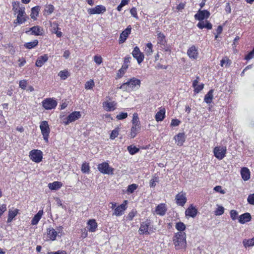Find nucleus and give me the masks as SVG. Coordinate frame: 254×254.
<instances>
[{
  "instance_id": "nucleus-1",
  "label": "nucleus",
  "mask_w": 254,
  "mask_h": 254,
  "mask_svg": "<svg viewBox=\"0 0 254 254\" xmlns=\"http://www.w3.org/2000/svg\"><path fill=\"white\" fill-rule=\"evenodd\" d=\"M173 244L176 250L185 249L187 246L186 234L184 232L175 233L173 238Z\"/></svg>"
},
{
  "instance_id": "nucleus-2",
  "label": "nucleus",
  "mask_w": 254,
  "mask_h": 254,
  "mask_svg": "<svg viewBox=\"0 0 254 254\" xmlns=\"http://www.w3.org/2000/svg\"><path fill=\"white\" fill-rule=\"evenodd\" d=\"M40 128L43 137V139L46 143L49 142L48 138L50 132V129L48 122L46 121L40 123Z\"/></svg>"
},
{
  "instance_id": "nucleus-3",
  "label": "nucleus",
  "mask_w": 254,
  "mask_h": 254,
  "mask_svg": "<svg viewBox=\"0 0 254 254\" xmlns=\"http://www.w3.org/2000/svg\"><path fill=\"white\" fill-rule=\"evenodd\" d=\"M17 15L16 19L14 21V24L16 25L21 24L24 23L27 20L26 14L25 12V8L24 7H20L17 11Z\"/></svg>"
},
{
  "instance_id": "nucleus-4",
  "label": "nucleus",
  "mask_w": 254,
  "mask_h": 254,
  "mask_svg": "<svg viewBox=\"0 0 254 254\" xmlns=\"http://www.w3.org/2000/svg\"><path fill=\"white\" fill-rule=\"evenodd\" d=\"M226 151V147L224 146H216L213 149L214 155L218 160H222L225 157Z\"/></svg>"
},
{
  "instance_id": "nucleus-5",
  "label": "nucleus",
  "mask_w": 254,
  "mask_h": 254,
  "mask_svg": "<svg viewBox=\"0 0 254 254\" xmlns=\"http://www.w3.org/2000/svg\"><path fill=\"white\" fill-rule=\"evenodd\" d=\"M99 171L104 174L112 175L114 174V169L111 167L106 162L99 164L98 166Z\"/></svg>"
},
{
  "instance_id": "nucleus-6",
  "label": "nucleus",
  "mask_w": 254,
  "mask_h": 254,
  "mask_svg": "<svg viewBox=\"0 0 254 254\" xmlns=\"http://www.w3.org/2000/svg\"><path fill=\"white\" fill-rule=\"evenodd\" d=\"M42 106L46 110H52L57 105V101L52 98H46L42 101Z\"/></svg>"
},
{
  "instance_id": "nucleus-7",
  "label": "nucleus",
  "mask_w": 254,
  "mask_h": 254,
  "mask_svg": "<svg viewBox=\"0 0 254 254\" xmlns=\"http://www.w3.org/2000/svg\"><path fill=\"white\" fill-rule=\"evenodd\" d=\"M30 159L36 163H39L42 160V152L39 150H33L30 152Z\"/></svg>"
},
{
  "instance_id": "nucleus-8",
  "label": "nucleus",
  "mask_w": 254,
  "mask_h": 254,
  "mask_svg": "<svg viewBox=\"0 0 254 254\" xmlns=\"http://www.w3.org/2000/svg\"><path fill=\"white\" fill-rule=\"evenodd\" d=\"M81 114L80 112L75 111L70 114L66 118V121H64V124L65 125H68L70 123L74 122L81 117Z\"/></svg>"
},
{
  "instance_id": "nucleus-9",
  "label": "nucleus",
  "mask_w": 254,
  "mask_h": 254,
  "mask_svg": "<svg viewBox=\"0 0 254 254\" xmlns=\"http://www.w3.org/2000/svg\"><path fill=\"white\" fill-rule=\"evenodd\" d=\"M210 16V13L207 10H201L199 9L197 13L194 15L195 19L202 21L205 18H207Z\"/></svg>"
},
{
  "instance_id": "nucleus-10",
  "label": "nucleus",
  "mask_w": 254,
  "mask_h": 254,
  "mask_svg": "<svg viewBox=\"0 0 254 254\" xmlns=\"http://www.w3.org/2000/svg\"><path fill=\"white\" fill-rule=\"evenodd\" d=\"M175 200L178 205L183 206L187 201L186 193L183 192L179 193L176 195Z\"/></svg>"
},
{
  "instance_id": "nucleus-11",
  "label": "nucleus",
  "mask_w": 254,
  "mask_h": 254,
  "mask_svg": "<svg viewBox=\"0 0 254 254\" xmlns=\"http://www.w3.org/2000/svg\"><path fill=\"white\" fill-rule=\"evenodd\" d=\"M106 7L102 5H99L92 8H89L87 10L88 13L90 15L103 13L106 11Z\"/></svg>"
},
{
  "instance_id": "nucleus-12",
  "label": "nucleus",
  "mask_w": 254,
  "mask_h": 254,
  "mask_svg": "<svg viewBox=\"0 0 254 254\" xmlns=\"http://www.w3.org/2000/svg\"><path fill=\"white\" fill-rule=\"evenodd\" d=\"M132 55L133 57L136 59L138 64H140L144 59V55L141 53L138 47H135L132 52Z\"/></svg>"
},
{
  "instance_id": "nucleus-13",
  "label": "nucleus",
  "mask_w": 254,
  "mask_h": 254,
  "mask_svg": "<svg viewBox=\"0 0 254 254\" xmlns=\"http://www.w3.org/2000/svg\"><path fill=\"white\" fill-rule=\"evenodd\" d=\"M131 30V26L128 25L127 28L122 32V33L120 34L119 43H123L126 41L129 34L130 33Z\"/></svg>"
},
{
  "instance_id": "nucleus-14",
  "label": "nucleus",
  "mask_w": 254,
  "mask_h": 254,
  "mask_svg": "<svg viewBox=\"0 0 254 254\" xmlns=\"http://www.w3.org/2000/svg\"><path fill=\"white\" fill-rule=\"evenodd\" d=\"M188 56L191 59H196L198 57L197 49L195 46H192L187 51Z\"/></svg>"
},
{
  "instance_id": "nucleus-15",
  "label": "nucleus",
  "mask_w": 254,
  "mask_h": 254,
  "mask_svg": "<svg viewBox=\"0 0 254 254\" xmlns=\"http://www.w3.org/2000/svg\"><path fill=\"white\" fill-rule=\"evenodd\" d=\"M150 226V223L148 221L143 222L140 224V227L139 229V233L140 234H149L148 232L149 226Z\"/></svg>"
},
{
  "instance_id": "nucleus-16",
  "label": "nucleus",
  "mask_w": 254,
  "mask_h": 254,
  "mask_svg": "<svg viewBox=\"0 0 254 254\" xmlns=\"http://www.w3.org/2000/svg\"><path fill=\"white\" fill-rule=\"evenodd\" d=\"M197 212V210L191 204L186 209L185 214L186 216L194 218L196 216Z\"/></svg>"
},
{
  "instance_id": "nucleus-17",
  "label": "nucleus",
  "mask_w": 254,
  "mask_h": 254,
  "mask_svg": "<svg viewBox=\"0 0 254 254\" xmlns=\"http://www.w3.org/2000/svg\"><path fill=\"white\" fill-rule=\"evenodd\" d=\"M31 31V35H42L43 34V29L39 26H34L29 29V31H26V33Z\"/></svg>"
},
{
  "instance_id": "nucleus-18",
  "label": "nucleus",
  "mask_w": 254,
  "mask_h": 254,
  "mask_svg": "<svg viewBox=\"0 0 254 254\" xmlns=\"http://www.w3.org/2000/svg\"><path fill=\"white\" fill-rule=\"evenodd\" d=\"M252 217L249 213H245L239 217V222L241 224H244L251 221Z\"/></svg>"
},
{
  "instance_id": "nucleus-19",
  "label": "nucleus",
  "mask_w": 254,
  "mask_h": 254,
  "mask_svg": "<svg viewBox=\"0 0 254 254\" xmlns=\"http://www.w3.org/2000/svg\"><path fill=\"white\" fill-rule=\"evenodd\" d=\"M167 211V208L164 203H161L159 204L155 209V212L157 214L160 216H163L165 214Z\"/></svg>"
},
{
  "instance_id": "nucleus-20",
  "label": "nucleus",
  "mask_w": 254,
  "mask_h": 254,
  "mask_svg": "<svg viewBox=\"0 0 254 254\" xmlns=\"http://www.w3.org/2000/svg\"><path fill=\"white\" fill-rule=\"evenodd\" d=\"M174 138L177 145L179 146H182L186 139L184 133H179L177 135H175Z\"/></svg>"
},
{
  "instance_id": "nucleus-21",
  "label": "nucleus",
  "mask_w": 254,
  "mask_h": 254,
  "mask_svg": "<svg viewBox=\"0 0 254 254\" xmlns=\"http://www.w3.org/2000/svg\"><path fill=\"white\" fill-rule=\"evenodd\" d=\"M48 60L47 55L41 56L38 58L36 62V65L38 67H41Z\"/></svg>"
},
{
  "instance_id": "nucleus-22",
  "label": "nucleus",
  "mask_w": 254,
  "mask_h": 254,
  "mask_svg": "<svg viewBox=\"0 0 254 254\" xmlns=\"http://www.w3.org/2000/svg\"><path fill=\"white\" fill-rule=\"evenodd\" d=\"M88 230L89 232H95L97 228V223L95 219H90L88 222Z\"/></svg>"
},
{
  "instance_id": "nucleus-23",
  "label": "nucleus",
  "mask_w": 254,
  "mask_h": 254,
  "mask_svg": "<svg viewBox=\"0 0 254 254\" xmlns=\"http://www.w3.org/2000/svg\"><path fill=\"white\" fill-rule=\"evenodd\" d=\"M103 105L107 111H111L115 109L116 103L115 102H104L103 103Z\"/></svg>"
},
{
  "instance_id": "nucleus-24",
  "label": "nucleus",
  "mask_w": 254,
  "mask_h": 254,
  "mask_svg": "<svg viewBox=\"0 0 254 254\" xmlns=\"http://www.w3.org/2000/svg\"><path fill=\"white\" fill-rule=\"evenodd\" d=\"M127 82L129 84L130 88L132 89H134L136 86L139 87L140 85V80L134 77L130 79L127 81Z\"/></svg>"
},
{
  "instance_id": "nucleus-25",
  "label": "nucleus",
  "mask_w": 254,
  "mask_h": 254,
  "mask_svg": "<svg viewBox=\"0 0 254 254\" xmlns=\"http://www.w3.org/2000/svg\"><path fill=\"white\" fill-rule=\"evenodd\" d=\"M126 205L124 204H122L119 206H118L115 209L114 214L115 215L119 216L123 214L124 211L126 209Z\"/></svg>"
},
{
  "instance_id": "nucleus-26",
  "label": "nucleus",
  "mask_w": 254,
  "mask_h": 254,
  "mask_svg": "<svg viewBox=\"0 0 254 254\" xmlns=\"http://www.w3.org/2000/svg\"><path fill=\"white\" fill-rule=\"evenodd\" d=\"M157 43L161 46H166V41L165 35L160 32H157Z\"/></svg>"
},
{
  "instance_id": "nucleus-27",
  "label": "nucleus",
  "mask_w": 254,
  "mask_h": 254,
  "mask_svg": "<svg viewBox=\"0 0 254 254\" xmlns=\"http://www.w3.org/2000/svg\"><path fill=\"white\" fill-rule=\"evenodd\" d=\"M197 26L200 29L204 28H206L207 29H211L212 28V25L208 21H206L205 23L203 21H200L197 23Z\"/></svg>"
},
{
  "instance_id": "nucleus-28",
  "label": "nucleus",
  "mask_w": 254,
  "mask_h": 254,
  "mask_svg": "<svg viewBox=\"0 0 254 254\" xmlns=\"http://www.w3.org/2000/svg\"><path fill=\"white\" fill-rule=\"evenodd\" d=\"M43 213V210H40L38 211V212L34 216L33 219L31 220V224L32 225H35L37 224L39 220L42 217V216Z\"/></svg>"
},
{
  "instance_id": "nucleus-29",
  "label": "nucleus",
  "mask_w": 254,
  "mask_h": 254,
  "mask_svg": "<svg viewBox=\"0 0 254 254\" xmlns=\"http://www.w3.org/2000/svg\"><path fill=\"white\" fill-rule=\"evenodd\" d=\"M165 109L162 108L158 111L155 115V119L157 122L162 121L165 118Z\"/></svg>"
},
{
  "instance_id": "nucleus-30",
  "label": "nucleus",
  "mask_w": 254,
  "mask_h": 254,
  "mask_svg": "<svg viewBox=\"0 0 254 254\" xmlns=\"http://www.w3.org/2000/svg\"><path fill=\"white\" fill-rule=\"evenodd\" d=\"M241 174L244 180L247 181L250 179V172L247 168L244 167L242 168Z\"/></svg>"
},
{
  "instance_id": "nucleus-31",
  "label": "nucleus",
  "mask_w": 254,
  "mask_h": 254,
  "mask_svg": "<svg viewBox=\"0 0 254 254\" xmlns=\"http://www.w3.org/2000/svg\"><path fill=\"white\" fill-rule=\"evenodd\" d=\"M47 235L50 240L54 241L56 240L57 236V231L53 228H49L47 232Z\"/></svg>"
},
{
  "instance_id": "nucleus-32",
  "label": "nucleus",
  "mask_w": 254,
  "mask_h": 254,
  "mask_svg": "<svg viewBox=\"0 0 254 254\" xmlns=\"http://www.w3.org/2000/svg\"><path fill=\"white\" fill-rule=\"evenodd\" d=\"M40 8L39 6H35L31 9V13L30 14L31 18L33 19H36V17L39 14Z\"/></svg>"
},
{
  "instance_id": "nucleus-33",
  "label": "nucleus",
  "mask_w": 254,
  "mask_h": 254,
  "mask_svg": "<svg viewBox=\"0 0 254 254\" xmlns=\"http://www.w3.org/2000/svg\"><path fill=\"white\" fill-rule=\"evenodd\" d=\"M62 186V183L60 182H54L48 184L49 188L51 190H57L60 189Z\"/></svg>"
},
{
  "instance_id": "nucleus-34",
  "label": "nucleus",
  "mask_w": 254,
  "mask_h": 254,
  "mask_svg": "<svg viewBox=\"0 0 254 254\" xmlns=\"http://www.w3.org/2000/svg\"><path fill=\"white\" fill-rule=\"evenodd\" d=\"M213 90L211 89L205 95L204 100L206 103L209 104L212 102V100L213 99Z\"/></svg>"
},
{
  "instance_id": "nucleus-35",
  "label": "nucleus",
  "mask_w": 254,
  "mask_h": 254,
  "mask_svg": "<svg viewBox=\"0 0 254 254\" xmlns=\"http://www.w3.org/2000/svg\"><path fill=\"white\" fill-rule=\"evenodd\" d=\"M52 26L53 27L52 32L56 34L57 37H61L62 35V33L61 31H58L59 25L58 23L54 22L53 23Z\"/></svg>"
},
{
  "instance_id": "nucleus-36",
  "label": "nucleus",
  "mask_w": 254,
  "mask_h": 254,
  "mask_svg": "<svg viewBox=\"0 0 254 254\" xmlns=\"http://www.w3.org/2000/svg\"><path fill=\"white\" fill-rule=\"evenodd\" d=\"M38 44V41L37 40H34L33 41L26 43L24 46L28 49H31L32 48H33L35 47Z\"/></svg>"
},
{
  "instance_id": "nucleus-37",
  "label": "nucleus",
  "mask_w": 254,
  "mask_h": 254,
  "mask_svg": "<svg viewBox=\"0 0 254 254\" xmlns=\"http://www.w3.org/2000/svg\"><path fill=\"white\" fill-rule=\"evenodd\" d=\"M153 45L151 43H148L146 44V47L145 49V53L147 56L151 55L153 53Z\"/></svg>"
},
{
  "instance_id": "nucleus-38",
  "label": "nucleus",
  "mask_w": 254,
  "mask_h": 254,
  "mask_svg": "<svg viewBox=\"0 0 254 254\" xmlns=\"http://www.w3.org/2000/svg\"><path fill=\"white\" fill-rule=\"evenodd\" d=\"M132 126L136 127H140V122L137 114L134 113L133 115V118L132 120Z\"/></svg>"
},
{
  "instance_id": "nucleus-39",
  "label": "nucleus",
  "mask_w": 254,
  "mask_h": 254,
  "mask_svg": "<svg viewBox=\"0 0 254 254\" xmlns=\"http://www.w3.org/2000/svg\"><path fill=\"white\" fill-rule=\"evenodd\" d=\"M243 243L246 248L254 246V237L249 240H244Z\"/></svg>"
},
{
  "instance_id": "nucleus-40",
  "label": "nucleus",
  "mask_w": 254,
  "mask_h": 254,
  "mask_svg": "<svg viewBox=\"0 0 254 254\" xmlns=\"http://www.w3.org/2000/svg\"><path fill=\"white\" fill-rule=\"evenodd\" d=\"M175 227L179 232H183L186 229V225L182 222L176 223Z\"/></svg>"
},
{
  "instance_id": "nucleus-41",
  "label": "nucleus",
  "mask_w": 254,
  "mask_h": 254,
  "mask_svg": "<svg viewBox=\"0 0 254 254\" xmlns=\"http://www.w3.org/2000/svg\"><path fill=\"white\" fill-rule=\"evenodd\" d=\"M140 129V127H135V126H132L131 127V131H130V137L133 138H134L137 133L139 131Z\"/></svg>"
},
{
  "instance_id": "nucleus-42",
  "label": "nucleus",
  "mask_w": 254,
  "mask_h": 254,
  "mask_svg": "<svg viewBox=\"0 0 254 254\" xmlns=\"http://www.w3.org/2000/svg\"><path fill=\"white\" fill-rule=\"evenodd\" d=\"M127 150L131 155H134L138 152L139 149L135 146L130 145L127 147Z\"/></svg>"
},
{
  "instance_id": "nucleus-43",
  "label": "nucleus",
  "mask_w": 254,
  "mask_h": 254,
  "mask_svg": "<svg viewBox=\"0 0 254 254\" xmlns=\"http://www.w3.org/2000/svg\"><path fill=\"white\" fill-rule=\"evenodd\" d=\"M58 75L60 76L61 79L65 80L69 76V73L67 70H63L60 71Z\"/></svg>"
},
{
  "instance_id": "nucleus-44",
  "label": "nucleus",
  "mask_w": 254,
  "mask_h": 254,
  "mask_svg": "<svg viewBox=\"0 0 254 254\" xmlns=\"http://www.w3.org/2000/svg\"><path fill=\"white\" fill-rule=\"evenodd\" d=\"M231 64V61L226 57L223 59L220 62L221 66H223L225 65V67H228L230 66Z\"/></svg>"
},
{
  "instance_id": "nucleus-45",
  "label": "nucleus",
  "mask_w": 254,
  "mask_h": 254,
  "mask_svg": "<svg viewBox=\"0 0 254 254\" xmlns=\"http://www.w3.org/2000/svg\"><path fill=\"white\" fill-rule=\"evenodd\" d=\"M119 131L120 128L119 127L115 128L113 130H112L110 134V138L111 139H114L117 137L119 135Z\"/></svg>"
},
{
  "instance_id": "nucleus-46",
  "label": "nucleus",
  "mask_w": 254,
  "mask_h": 254,
  "mask_svg": "<svg viewBox=\"0 0 254 254\" xmlns=\"http://www.w3.org/2000/svg\"><path fill=\"white\" fill-rule=\"evenodd\" d=\"M81 171L84 173H88L90 171V167L88 164L84 163L81 166Z\"/></svg>"
},
{
  "instance_id": "nucleus-47",
  "label": "nucleus",
  "mask_w": 254,
  "mask_h": 254,
  "mask_svg": "<svg viewBox=\"0 0 254 254\" xmlns=\"http://www.w3.org/2000/svg\"><path fill=\"white\" fill-rule=\"evenodd\" d=\"M17 210L16 209L13 211H9L7 221L10 222L11 220L17 215Z\"/></svg>"
},
{
  "instance_id": "nucleus-48",
  "label": "nucleus",
  "mask_w": 254,
  "mask_h": 254,
  "mask_svg": "<svg viewBox=\"0 0 254 254\" xmlns=\"http://www.w3.org/2000/svg\"><path fill=\"white\" fill-rule=\"evenodd\" d=\"M94 86V82L93 80H90L87 81L85 84V88L86 89H91Z\"/></svg>"
},
{
  "instance_id": "nucleus-49",
  "label": "nucleus",
  "mask_w": 254,
  "mask_h": 254,
  "mask_svg": "<svg viewBox=\"0 0 254 254\" xmlns=\"http://www.w3.org/2000/svg\"><path fill=\"white\" fill-rule=\"evenodd\" d=\"M45 11L48 14H51L54 10V6L52 4H49L46 6Z\"/></svg>"
},
{
  "instance_id": "nucleus-50",
  "label": "nucleus",
  "mask_w": 254,
  "mask_h": 254,
  "mask_svg": "<svg viewBox=\"0 0 254 254\" xmlns=\"http://www.w3.org/2000/svg\"><path fill=\"white\" fill-rule=\"evenodd\" d=\"M159 182L158 177H154L153 179H152L149 183L150 187H154L156 185V183Z\"/></svg>"
},
{
  "instance_id": "nucleus-51",
  "label": "nucleus",
  "mask_w": 254,
  "mask_h": 254,
  "mask_svg": "<svg viewBox=\"0 0 254 254\" xmlns=\"http://www.w3.org/2000/svg\"><path fill=\"white\" fill-rule=\"evenodd\" d=\"M19 2L18 1H14L12 2V10L14 12V14L17 13V11L19 8H18L19 7Z\"/></svg>"
},
{
  "instance_id": "nucleus-52",
  "label": "nucleus",
  "mask_w": 254,
  "mask_h": 254,
  "mask_svg": "<svg viewBox=\"0 0 254 254\" xmlns=\"http://www.w3.org/2000/svg\"><path fill=\"white\" fill-rule=\"evenodd\" d=\"M137 188V185L133 184L128 186L127 192L129 193H132Z\"/></svg>"
},
{
  "instance_id": "nucleus-53",
  "label": "nucleus",
  "mask_w": 254,
  "mask_h": 254,
  "mask_svg": "<svg viewBox=\"0 0 254 254\" xmlns=\"http://www.w3.org/2000/svg\"><path fill=\"white\" fill-rule=\"evenodd\" d=\"M224 212V209L222 206H219L215 211L216 215H221Z\"/></svg>"
},
{
  "instance_id": "nucleus-54",
  "label": "nucleus",
  "mask_w": 254,
  "mask_h": 254,
  "mask_svg": "<svg viewBox=\"0 0 254 254\" xmlns=\"http://www.w3.org/2000/svg\"><path fill=\"white\" fill-rule=\"evenodd\" d=\"M204 88V84L201 83L199 85H197L196 87H194V92L195 93H198L201 91Z\"/></svg>"
},
{
  "instance_id": "nucleus-55",
  "label": "nucleus",
  "mask_w": 254,
  "mask_h": 254,
  "mask_svg": "<svg viewBox=\"0 0 254 254\" xmlns=\"http://www.w3.org/2000/svg\"><path fill=\"white\" fill-rule=\"evenodd\" d=\"M119 88L123 90V91H127L130 89V87L127 81L121 85Z\"/></svg>"
},
{
  "instance_id": "nucleus-56",
  "label": "nucleus",
  "mask_w": 254,
  "mask_h": 254,
  "mask_svg": "<svg viewBox=\"0 0 254 254\" xmlns=\"http://www.w3.org/2000/svg\"><path fill=\"white\" fill-rule=\"evenodd\" d=\"M130 12L133 17H134L136 19H138V17L137 15V10L135 7H132V8H131V9L130 10Z\"/></svg>"
},
{
  "instance_id": "nucleus-57",
  "label": "nucleus",
  "mask_w": 254,
  "mask_h": 254,
  "mask_svg": "<svg viewBox=\"0 0 254 254\" xmlns=\"http://www.w3.org/2000/svg\"><path fill=\"white\" fill-rule=\"evenodd\" d=\"M94 61L97 64H100L103 62L102 57L98 55L94 57Z\"/></svg>"
},
{
  "instance_id": "nucleus-58",
  "label": "nucleus",
  "mask_w": 254,
  "mask_h": 254,
  "mask_svg": "<svg viewBox=\"0 0 254 254\" xmlns=\"http://www.w3.org/2000/svg\"><path fill=\"white\" fill-rule=\"evenodd\" d=\"M238 215V212L235 210H232L230 212L231 217L232 220H235Z\"/></svg>"
},
{
  "instance_id": "nucleus-59",
  "label": "nucleus",
  "mask_w": 254,
  "mask_h": 254,
  "mask_svg": "<svg viewBox=\"0 0 254 254\" xmlns=\"http://www.w3.org/2000/svg\"><path fill=\"white\" fill-rule=\"evenodd\" d=\"M127 117V113L122 112L118 115L116 118L118 120H123L126 119Z\"/></svg>"
},
{
  "instance_id": "nucleus-60",
  "label": "nucleus",
  "mask_w": 254,
  "mask_h": 254,
  "mask_svg": "<svg viewBox=\"0 0 254 254\" xmlns=\"http://www.w3.org/2000/svg\"><path fill=\"white\" fill-rule=\"evenodd\" d=\"M181 123V121L178 119H172L171 121V126L177 127Z\"/></svg>"
},
{
  "instance_id": "nucleus-61",
  "label": "nucleus",
  "mask_w": 254,
  "mask_h": 254,
  "mask_svg": "<svg viewBox=\"0 0 254 254\" xmlns=\"http://www.w3.org/2000/svg\"><path fill=\"white\" fill-rule=\"evenodd\" d=\"M247 200L250 204L254 205V193L249 195Z\"/></svg>"
},
{
  "instance_id": "nucleus-62",
  "label": "nucleus",
  "mask_w": 254,
  "mask_h": 254,
  "mask_svg": "<svg viewBox=\"0 0 254 254\" xmlns=\"http://www.w3.org/2000/svg\"><path fill=\"white\" fill-rule=\"evenodd\" d=\"M254 57V49L251 51L245 57V59L249 60Z\"/></svg>"
},
{
  "instance_id": "nucleus-63",
  "label": "nucleus",
  "mask_w": 254,
  "mask_h": 254,
  "mask_svg": "<svg viewBox=\"0 0 254 254\" xmlns=\"http://www.w3.org/2000/svg\"><path fill=\"white\" fill-rule=\"evenodd\" d=\"M27 85L26 81L22 80L19 81V87L22 89H25Z\"/></svg>"
},
{
  "instance_id": "nucleus-64",
  "label": "nucleus",
  "mask_w": 254,
  "mask_h": 254,
  "mask_svg": "<svg viewBox=\"0 0 254 254\" xmlns=\"http://www.w3.org/2000/svg\"><path fill=\"white\" fill-rule=\"evenodd\" d=\"M47 254H66L65 251H58L57 252H48Z\"/></svg>"
}]
</instances>
